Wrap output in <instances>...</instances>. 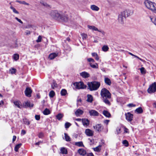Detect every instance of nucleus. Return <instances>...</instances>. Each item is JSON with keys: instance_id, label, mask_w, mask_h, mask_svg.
I'll use <instances>...</instances> for the list:
<instances>
[{"instance_id": "nucleus-7", "label": "nucleus", "mask_w": 156, "mask_h": 156, "mask_svg": "<svg viewBox=\"0 0 156 156\" xmlns=\"http://www.w3.org/2000/svg\"><path fill=\"white\" fill-rule=\"evenodd\" d=\"M126 16L122 12L119 16L118 20L119 22L121 24H123L126 20Z\"/></svg>"}, {"instance_id": "nucleus-57", "label": "nucleus", "mask_w": 156, "mask_h": 156, "mask_svg": "<svg viewBox=\"0 0 156 156\" xmlns=\"http://www.w3.org/2000/svg\"><path fill=\"white\" fill-rule=\"evenodd\" d=\"M41 3L44 6H47L48 5L46 3L44 2L43 1L41 2Z\"/></svg>"}, {"instance_id": "nucleus-38", "label": "nucleus", "mask_w": 156, "mask_h": 156, "mask_svg": "<svg viewBox=\"0 0 156 156\" xmlns=\"http://www.w3.org/2000/svg\"><path fill=\"white\" fill-rule=\"evenodd\" d=\"M141 73L142 74H145L146 72V70L145 69V68L142 67L141 68L139 69Z\"/></svg>"}, {"instance_id": "nucleus-21", "label": "nucleus", "mask_w": 156, "mask_h": 156, "mask_svg": "<svg viewBox=\"0 0 156 156\" xmlns=\"http://www.w3.org/2000/svg\"><path fill=\"white\" fill-rule=\"evenodd\" d=\"M101 147L102 145L101 144H100L96 147L93 148V149L95 151L98 152H99L100 151L101 149Z\"/></svg>"}, {"instance_id": "nucleus-45", "label": "nucleus", "mask_w": 156, "mask_h": 156, "mask_svg": "<svg viewBox=\"0 0 156 156\" xmlns=\"http://www.w3.org/2000/svg\"><path fill=\"white\" fill-rule=\"evenodd\" d=\"M93 134L94 131L88 129V136H92Z\"/></svg>"}, {"instance_id": "nucleus-31", "label": "nucleus", "mask_w": 156, "mask_h": 156, "mask_svg": "<svg viewBox=\"0 0 156 156\" xmlns=\"http://www.w3.org/2000/svg\"><path fill=\"white\" fill-rule=\"evenodd\" d=\"M65 135V140L66 141L69 142L71 141V139L70 137L68 135V134L66 133H64Z\"/></svg>"}, {"instance_id": "nucleus-3", "label": "nucleus", "mask_w": 156, "mask_h": 156, "mask_svg": "<svg viewBox=\"0 0 156 156\" xmlns=\"http://www.w3.org/2000/svg\"><path fill=\"white\" fill-rule=\"evenodd\" d=\"M100 85V82L96 81L88 82V88L90 91L96 90L99 88Z\"/></svg>"}, {"instance_id": "nucleus-4", "label": "nucleus", "mask_w": 156, "mask_h": 156, "mask_svg": "<svg viewBox=\"0 0 156 156\" xmlns=\"http://www.w3.org/2000/svg\"><path fill=\"white\" fill-rule=\"evenodd\" d=\"M101 95L102 98H111V93L105 88L102 89L101 92Z\"/></svg>"}, {"instance_id": "nucleus-17", "label": "nucleus", "mask_w": 156, "mask_h": 156, "mask_svg": "<svg viewBox=\"0 0 156 156\" xmlns=\"http://www.w3.org/2000/svg\"><path fill=\"white\" fill-rule=\"evenodd\" d=\"M83 111L80 109H78L75 112V114L76 116H79L83 114Z\"/></svg>"}, {"instance_id": "nucleus-32", "label": "nucleus", "mask_w": 156, "mask_h": 156, "mask_svg": "<svg viewBox=\"0 0 156 156\" xmlns=\"http://www.w3.org/2000/svg\"><path fill=\"white\" fill-rule=\"evenodd\" d=\"M43 113L44 115H48L50 113V112L49 110L47 108H45L44 111Z\"/></svg>"}, {"instance_id": "nucleus-39", "label": "nucleus", "mask_w": 156, "mask_h": 156, "mask_svg": "<svg viewBox=\"0 0 156 156\" xmlns=\"http://www.w3.org/2000/svg\"><path fill=\"white\" fill-rule=\"evenodd\" d=\"M19 55L17 54H15L13 55V58L16 61H17L19 59Z\"/></svg>"}, {"instance_id": "nucleus-47", "label": "nucleus", "mask_w": 156, "mask_h": 156, "mask_svg": "<svg viewBox=\"0 0 156 156\" xmlns=\"http://www.w3.org/2000/svg\"><path fill=\"white\" fill-rule=\"evenodd\" d=\"M71 125V124L68 122H66L65 124V128H69Z\"/></svg>"}, {"instance_id": "nucleus-30", "label": "nucleus", "mask_w": 156, "mask_h": 156, "mask_svg": "<svg viewBox=\"0 0 156 156\" xmlns=\"http://www.w3.org/2000/svg\"><path fill=\"white\" fill-rule=\"evenodd\" d=\"M22 145V144L21 143H20L17 144L15 146L14 148V150L16 152H18V151L19 148L21 147Z\"/></svg>"}, {"instance_id": "nucleus-12", "label": "nucleus", "mask_w": 156, "mask_h": 156, "mask_svg": "<svg viewBox=\"0 0 156 156\" xmlns=\"http://www.w3.org/2000/svg\"><path fill=\"white\" fill-rule=\"evenodd\" d=\"M94 127L99 132H101L103 129V126L101 124H98L96 125L95 126H94Z\"/></svg>"}, {"instance_id": "nucleus-37", "label": "nucleus", "mask_w": 156, "mask_h": 156, "mask_svg": "<svg viewBox=\"0 0 156 156\" xmlns=\"http://www.w3.org/2000/svg\"><path fill=\"white\" fill-rule=\"evenodd\" d=\"M60 93L62 96H65L67 94V91L65 89H63L61 90Z\"/></svg>"}, {"instance_id": "nucleus-52", "label": "nucleus", "mask_w": 156, "mask_h": 156, "mask_svg": "<svg viewBox=\"0 0 156 156\" xmlns=\"http://www.w3.org/2000/svg\"><path fill=\"white\" fill-rule=\"evenodd\" d=\"M44 136V134L41 132L38 135V136L39 138H42Z\"/></svg>"}, {"instance_id": "nucleus-61", "label": "nucleus", "mask_w": 156, "mask_h": 156, "mask_svg": "<svg viewBox=\"0 0 156 156\" xmlns=\"http://www.w3.org/2000/svg\"><path fill=\"white\" fill-rule=\"evenodd\" d=\"M26 34L27 35L30 34V31L28 30H27L26 31Z\"/></svg>"}, {"instance_id": "nucleus-41", "label": "nucleus", "mask_w": 156, "mask_h": 156, "mask_svg": "<svg viewBox=\"0 0 156 156\" xmlns=\"http://www.w3.org/2000/svg\"><path fill=\"white\" fill-rule=\"evenodd\" d=\"M55 92L53 90H51L49 93V97L51 98H53L55 95Z\"/></svg>"}, {"instance_id": "nucleus-34", "label": "nucleus", "mask_w": 156, "mask_h": 156, "mask_svg": "<svg viewBox=\"0 0 156 156\" xmlns=\"http://www.w3.org/2000/svg\"><path fill=\"white\" fill-rule=\"evenodd\" d=\"M109 49V48L107 45H104L102 48V50L105 52L107 51Z\"/></svg>"}, {"instance_id": "nucleus-20", "label": "nucleus", "mask_w": 156, "mask_h": 156, "mask_svg": "<svg viewBox=\"0 0 156 156\" xmlns=\"http://www.w3.org/2000/svg\"><path fill=\"white\" fill-rule=\"evenodd\" d=\"M57 55V54L55 53H51L50 54L49 58L50 59L52 60L54 59Z\"/></svg>"}, {"instance_id": "nucleus-18", "label": "nucleus", "mask_w": 156, "mask_h": 156, "mask_svg": "<svg viewBox=\"0 0 156 156\" xmlns=\"http://www.w3.org/2000/svg\"><path fill=\"white\" fill-rule=\"evenodd\" d=\"M103 114L107 117L110 118L111 116L110 113L107 111L104 110L103 112Z\"/></svg>"}, {"instance_id": "nucleus-11", "label": "nucleus", "mask_w": 156, "mask_h": 156, "mask_svg": "<svg viewBox=\"0 0 156 156\" xmlns=\"http://www.w3.org/2000/svg\"><path fill=\"white\" fill-rule=\"evenodd\" d=\"M122 12L125 13V15L126 17L132 15L133 13V10L130 9H126V10Z\"/></svg>"}, {"instance_id": "nucleus-58", "label": "nucleus", "mask_w": 156, "mask_h": 156, "mask_svg": "<svg viewBox=\"0 0 156 156\" xmlns=\"http://www.w3.org/2000/svg\"><path fill=\"white\" fill-rule=\"evenodd\" d=\"M134 56L135 57H136V58L139 59L140 60V61H142L143 62H144V60L143 59L140 58L138 56H137L136 55H134Z\"/></svg>"}, {"instance_id": "nucleus-59", "label": "nucleus", "mask_w": 156, "mask_h": 156, "mask_svg": "<svg viewBox=\"0 0 156 156\" xmlns=\"http://www.w3.org/2000/svg\"><path fill=\"white\" fill-rule=\"evenodd\" d=\"M21 4H24L27 5H29V3L26 2L24 1H22V2L21 3Z\"/></svg>"}, {"instance_id": "nucleus-44", "label": "nucleus", "mask_w": 156, "mask_h": 156, "mask_svg": "<svg viewBox=\"0 0 156 156\" xmlns=\"http://www.w3.org/2000/svg\"><path fill=\"white\" fill-rule=\"evenodd\" d=\"M10 9H12L13 11V12L16 14H18L19 13V12L17 11L16 9L13 6H11L10 7Z\"/></svg>"}, {"instance_id": "nucleus-63", "label": "nucleus", "mask_w": 156, "mask_h": 156, "mask_svg": "<svg viewBox=\"0 0 156 156\" xmlns=\"http://www.w3.org/2000/svg\"><path fill=\"white\" fill-rule=\"evenodd\" d=\"M26 131L24 130H22L21 131V134L24 135L26 134Z\"/></svg>"}, {"instance_id": "nucleus-48", "label": "nucleus", "mask_w": 156, "mask_h": 156, "mask_svg": "<svg viewBox=\"0 0 156 156\" xmlns=\"http://www.w3.org/2000/svg\"><path fill=\"white\" fill-rule=\"evenodd\" d=\"M88 143H90V145H92L94 144V140L93 139H88Z\"/></svg>"}, {"instance_id": "nucleus-54", "label": "nucleus", "mask_w": 156, "mask_h": 156, "mask_svg": "<svg viewBox=\"0 0 156 156\" xmlns=\"http://www.w3.org/2000/svg\"><path fill=\"white\" fill-rule=\"evenodd\" d=\"M35 119L37 120H40V116L38 115H36L35 116Z\"/></svg>"}, {"instance_id": "nucleus-19", "label": "nucleus", "mask_w": 156, "mask_h": 156, "mask_svg": "<svg viewBox=\"0 0 156 156\" xmlns=\"http://www.w3.org/2000/svg\"><path fill=\"white\" fill-rule=\"evenodd\" d=\"M90 8L92 10L96 11H98L99 9V8L95 5H91Z\"/></svg>"}, {"instance_id": "nucleus-56", "label": "nucleus", "mask_w": 156, "mask_h": 156, "mask_svg": "<svg viewBox=\"0 0 156 156\" xmlns=\"http://www.w3.org/2000/svg\"><path fill=\"white\" fill-rule=\"evenodd\" d=\"M15 19L19 23H20L21 24L23 23V22H22V21L20 19H19L18 18L16 17L15 18Z\"/></svg>"}, {"instance_id": "nucleus-62", "label": "nucleus", "mask_w": 156, "mask_h": 156, "mask_svg": "<svg viewBox=\"0 0 156 156\" xmlns=\"http://www.w3.org/2000/svg\"><path fill=\"white\" fill-rule=\"evenodd\" d=\"M32 25H27L26 26V28H30L32 27Z\"/></svg>"}, {"instance_id": "nucleus-49", "label": "nucleus", "mask_w": 156, "mask_h": 156, "mask_svg": "<svg viewBox=\"0 0 156 156\" xmlns=\"http://www.w3.org/2000/svg\"><path fill=\"white\" fill-rule=\"evenodd\" d=\"M122 143L126 147H127L129 145L128 142V141L126 140H123Z\"/></svg>"}, {"instance_id": "nucleus-22", "label": "nucleus", "mask_w": 156, "mask_h": 156, "mask_svg": "<svg viewBox=\"0 0 156 156\" xmlns=\"http://www.w3.org/2000/svg\"><path fill=\"white\" fill-rule=\"evenodd\" d=\"M80 75L83 78L88 77V73L85 72H83L80 73Z\"/></svg>"}, {"instance_id": "nucleus-50", "label": "nucleus", "mask_w": 156, "mask_h": 156, "mask_svg": "<svg viewBox=\"0 0 156 156\" xmlns=\"http://www.w3.org/2000/svg\"><path fill=\"white\" fill-rule=\"evenodd\" d=\"M121 128L118 127L116 129V132L117 134H119L121 133Z\"/></svg>"}, {"instance_id": "nucleus-14", "label": "nucleus", "mask_w": 156, "mask_h": 156, "mask_svg": "<svg viewBox=\"0 0 156 156\" xmlns=\"http://www.w3.org/2000/svg\"><path fill=\"white\" fill-rule=\"evenodd\" d=\"M24 106L25 108L29 107L32 108L34 106V104L29 101L25 102L24 104Z\"/></svg>"}, {"instance_id": "nucleus-36", "label": "nucleus", "mask_w": 156, "mask_h": 156, "mask_svg": "<svg viewBox=\"0 0 156 156\" xmlns=\"http://www.w3.org/2000/svg\"><path fill=\"white\" fill-rule=\"evenodd\" d=\"M75 145L79 147L84 146L83 143L82 141L76 142L75 143Z\"/></svg>"}, {"instance_id": "nucleus-2", "label": "nucleus", "mask_w": 156, "mask_h": 156, "mask_svg": "<svg viewBox=\"0 0 156 156\" xmlns=\"http://www.w3.org/2000/svg\"><path fill=\"white\" fill-rule=\"evenodd\" d=\"M144 4L145 7L153 12L156 13V4L149 0H145Z\"/></svg>"}, {"instance_id": "nucleus-27", "label": "nucleus", "mask_w": 156, "mask_h": 156, "mask_svg": "<svg viewBox=\"0 0 156 156\" xmlns=\"http://www.w3.org/2000/svg\"><path fill=\"white\" fill-rule=\"evenodd\" d=\"M60 151L62 154H67L68 153L67 150L64 147L61 148Z\"/></svg>"}, {"instance_id": "nucleus-9", "label": "nucleus", "mask_w": 156, "mask_h": 156, "mask_svg": "<svg viewBox=\"0 0 156 156\" xmlns=\"http://www.w3.org/2000/svg\"><path fill=\"white\" fill-rule=\"evenodd\" d=\"M126 119L129 122H131L133 120V115L129 112H128L125 114Z\"/></svg>"}, {"instance_id": "nucleus-8", "label": "nucleus", "mask_w": 156, "mask_h": 156, "mask_svg": "<svg viewBox=\"0 0 156 156\" xmlns=\"http://www.w3.org/2000/svg\"><path fill=\"white\" fill-rule=\"evenodd\" d=\"M73 85L76 89H83L84 87L83 83L82 82L75 83Z\"/></svg>"}, {"instance_id": "nucleus-26", "label": "nucleus", "mask_w": 156, "mask_h": 156, "mask_svg": "<svg viewBox=\"0 0 156 156\" xmlns=\"http://www.w3.org/2000/svg\"><path fill=\"white\" fill-rule=\"evenodd\" d=\"M88 28L90 30H91L92 31H98V29L95 26H89L88 25Z\"/></svg>"}, {"instance_id": "nucleus-25", "label": "nucleus", "mask_w": 156, "mask_h": 156, "mask_svg": "<svg viewBox=\"0 0 156 156\" xmlns=\"http://www.w3.org/2000/svg\"><path fill=\"white\" fill-rule=\"evenodd\" d=\"M82 122L83 125L86 127H87V126H88V119H82Z\"/></svg>"}, {"instance_id": "nucleus-43", "label": "nucleus", "mask_w": 156, "mask_h": 156, "mask_svg": "<svg viewBox=\"0 0 156 156\" xmlns=\"http://www.w3.org/2000/svg\"><path fill=\"white\" fill-rule=\"evenodd\" d=\"M16 69L13 68L10 69L9 70L10 73L12 74H13L16 73Z\"/></svg>"}, {"instance_id": "nucleus-55", "label": "nucleus", "mask_w": 156, "mask_h": 156, "mask_svg": "<svg viewBox=\"0 0 156 156\" xmlns=\"http://www.w3.org/2000/svg\"><path fill=\"white\" fill-rule=\"evenodd\" d=\"M127 106L129 107H132L135 106V105L133 104L130 103L128 104L127 105Z\"/></svg>"}, {"instance_id": "nucleus-24", "label": "nucleus", "mask_w": 156, "mask_h": 156, "mask_svg": "<svg viewBox=\"0 0 156 156\" xmlns=\"http://www.w3.org/2000/svg\"><path fill=\"white\" fill-rule=\"evenodd\" d=\"M102 100L103 101L105 102L106 104L110 105L111 104L110 102L108 100V99H110V98H102Z\"/></svg>"}, {"instance_id": "nucleus-5", "label": "nucleus", "mask_w": 156, "mask_h": 156, "mask_svg": "<svg viewBox=\"0 0 156 156\" xmlns=\"http://www.w3.org/2000/svg\"><path fill=\"white\" fill-rule=\"evenodd\" d=\"M148 93L151 94L156 92V82H154L151 85L147 90Z\"/></svg>"}, {"instance_id": "nucleus-6", "label": "nucleus", "mask_w": 156, "mask_h": 156, "mask_svg": "<svg viewBox=\"0 0 156 156\" xmlns=\"http://www.w3.org/2000/svg\"><path fill=\"white\" fill-rule=\"evenodd\" d=\"M88 62L91 67L94 69H98V64L95 62L94 60L92 58H88Z\"/></svg>"}, {"instance_id": "nucleus-40", "label": "nucleus", "mask_w": 156, "mask_h": 156, "mask_svg": "<svg viewBox=\"0 0 156 156\" xmlns=\"http://www.w3.org/2000/svg\"><path fill=\"white\" fill-rule=\"evenodd\" d=\"M93 101V98L92 95L88 94V102L91 103Z\"/></svg>"}, {"instance_id": "nucleus-42", "label": "nucleus", "mask_w": 156, "mask_h": 156, "mask_svg": "<svg viewBox=\"0 0 156 156\" xmlns=\"http://www.w3.org/2000/svg\"><path fill=\"white\" fill-rule=\"evenodd\" d=\"M63 117V115L61 113L58 114L56 116V118L58 120H60Z\"/></svg>"}, {"instance_id": "nucleus-1", "label": "nucleus", "mask_w": 156, "mask_h": 156, "mask_svg": "<svg viewBox=\"0 0 156 156\" xmlns=\"http://www.w3.org/2000/svg\"><path fill=\"white\" fill-rule=\"evenodd\" d=\"M50 15L52 18L56 20H60L64 22H66L68 20L67 16L66 14H63L61 12L52 11L51 12Z\"/></svg>"}, {"instance_id": "nucleus-28", "label": "nucleus", "mask_w": 156, "mask_h": 156, "mask_svg": "<svg viewBox=\"0 0 156 156\" xmlns=\"http://www.w3.org/2000/svg\"><path fill=\"white\" fill-rule=\"evenodd\" d=\"M81 34L82 37L83 41L85 43V41H86V38H87V35L86 34H85L84 33H82Z\"/></svg>"}, {"instance_id": "nucleus-64", "label": "nucleus", "mask_w": 156, "mask_h": 156, "mask_svg": "<svg viewBox=\"0 0 156 156\" xmlns=\"http://www.w3.org/2000/svg\"><path fill=\"white\" fill-rule=\"evenodd\" d=\"M109 122V120H106L104 121V123L106 124H108Z\"/></svg>"}, {"instance_id": "nucleus-60", "label": "nucleus", "mask_w": 156, "mask_h": 156, "mask_svg": "<svg viewBox=\"0 0 156 156\" xmlns=\"http://www.w3.org/2000/svg\"><path fill=\"white\" fill-rule=\"evenodd\" d=\"M97 54L95 52L92 53V55L93 57H95L96 56H97Z\"/></svg>"}, {"instance_id": "nucleus-29", "label": "nucleus", "mask_w": 156, "mask_h": 156, "mask_svg": "<svg viewBox=\"0 0 156 156\" xmlns=\"http://www.w3.org/2000/svg\"><path fill=\"white\" fill-rule=\"evenodd\" d=\"M135 111L138 114L142 113L143 112V110L141 107L136 108Z\"/></svg>"}, {"instance_id": "nucleus-15", "label": "nucleus", "mask_w": 156, "mask_h": 156, "mask_svg": "<svg viewBox=\"0 0 156 156\" xmlns=\"http://www.w3.org/2000/svg\"><path fill=\"white\" fill-rule=\"evenodd\" d=\"M78 153L80 155H84L86 154V151L83 149H79L78 150Z\"/></svg>"}, {"instance_id": "nucleus-16", "label": "nucleus", "mask_w": 156, "mask_h": 156, "mask_svg": "<svg viewBox=\"0 0 156 156\" xmlns=\"http://www.w3.org/2000/svg\"><path fill=\"white\" fill-rule=\"evenodd\" d=\"M14 104L15 106L20 108H21L23 107V106L20 104V102L18 101H14Z\"/></svg>"}, {"instance_id": "nucleus-33", "label": "nucleus", "mask_w": 156, "mask_h": 156, "mask_svg": "<svg viewBox=\"0 0 156 156\" xmlns=\"http://www.w3.org/2000/svg\"><path fill=\"white\" fill-rule=\"evenodd\" d=\"M51 87L53 89L57 87V85L55 81L54 80L53 81L52 83L51 84Z\"/></svg>"}, {"instance_id": "nucleus-13", "label": "nucleus", "mask_w": 156, "mask_h": 156, "mask_svg": "<svg viewBox=\"0 0 156 156\" xmlns=\"http://www.w3.org/2000/svg\"><path fill=\"white\" fill-rule=\"evenodd\" d=\"M90 115L91 116H95L99 115L98 112L95 110H91L89 112Z\"/></svg>"}, {"instance_id": "nucleus-53", "label": "nucleus", "mask_w": 156, "mask_h": 156, "mask_svg": "<svg viewBox=\"0 0 156 156\" xmlns=\"http://www.w3.org/2000/svg\"><path fill=\"white\" fill-rule=\"evenodd\" d=\"M124 133H129V129L127 128L125 126L124 127Z\"/></svg>"}, {"instance_id": "nucleus-10", "label": "nucleus", "mask_w": 156, "mask_h": 156, "mask_svg": "<svg viewBox=\"0 0 156 156\" xmlns=\"http://www.w3.org/2000/svg\"><path fill=\"white\" fill-rule=\"evenodd\" d=\"M32 92V90L29 87H27L24 91L26 96L28 97H30L31 96Z\"/></svg>"}, {"instance_id": "nucleus-23", "label": "nucleus", "mask_w": 156, "mask_h": 156, "mask_svg": "<svg viewBox=\"0 0 156 156\" xmlns=\"http://www.w3.org/2000/svg\"><path fill=\"white\" fill-rule=\"evenodd\" d=\"M105 83L108 85H110L112 83L110 80L107 77L105 78Z\"/></svg>"}, {"instance_id": "nucleus-51", "label": "nucleus", "mask_w": 156, "mask_h": 156, "mask_svg": "<svg viewBox=\"0 0 156 156\" xmlns=\"http://www.w3.org/2000/svg\"><path fill=\"white\" fill-rule=\"evenodd\" d=\"M42 37L41 36H39L38 37L37 40H36V42L37 43L40 42L41 41Z\"/></svg>"}, {"instance_id": "nucleus-46", "label": "nucleus", "mask_w": 156, "mask_h": 156, "mask_svg": "<svg viewBox=\"0 0 156 156\" xmlns=\"http://www.w3.org/2000/svg\"><path fill=\"white\" fill-rule=\"evenodd\" d=\"M23 121L24 124L27 125H29L30 124L28 120L26 119H23Z\"/></svg>"}, {"instance_id": "nucleus-35", "label": "nucleus", "mask_w": 156, "mask_h": 156, "mask_svg": "<svg viewBox=\"0 0 156 156\" xmlns=\"http://www.w3.org/2000/svg\"><path fill=\"white\" fill-rule=\"evenodd\" d=\"M151 21L156 26V17H150Z\"/></svg>"}]
</instances>
